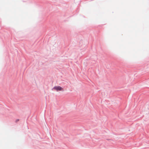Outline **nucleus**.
Returning <instances> with one entry per match:
<instances>
[{
    "mask_svg": "<svg viewBox=\"0 0 149 149\" xmlns=\"http://www.w3.org/2000/svg\"><path fill=\"white\" fill-rule=\"evenodd\" d=\"M53 89L56 90V91H63V88L60 86H56L54 87Z\"/></svg>",
    "mask_w": 149,
    "mask_h": 149,
    "instance_id": "f257e3e1",
    "label": "nucleus"
},
{
    "mask_svg": "<svg viewBox=\"0 0 149 149\" xmlns=\"http://www.w3.org/2000/svg\"><path fill=\"white\" fill-rule=\"evenodd\" d=\"M19 120L18 119H17L16 120V122L18 121Z\"/></svg>",
    "mask_w": 149,
    "mask_h": 149,
    "instance_id": "f03ea898",
    "label": "nucleus"
}]
</instances>
